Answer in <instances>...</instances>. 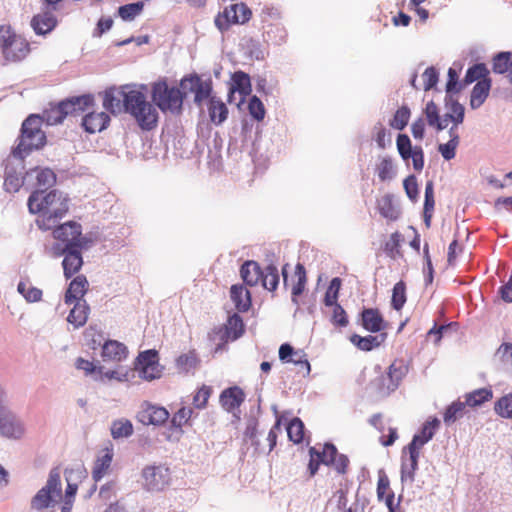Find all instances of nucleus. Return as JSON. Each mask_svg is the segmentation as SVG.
I'll return each instance as SVG.
<instances>
[{
	"label": "nucleus",
	"mask_w": 512,
	"mask_h": 512,
	"mask_svg": "<svg viewBox=\"0 0 512 512\" xmlns=\"http://www.w3.org/2000/svg\"><path fill=\"white\" fill-rule=\"evenodd\" d=\"M289 363L299 367V371L304 370V375H309L311 372V365L308 361L307 354L302 349H295L293 357L290 358Z\"/></svg>",
	"instance_id": "obj_56"
},
{
	"label": "nucleus",
	"mask_w": 512,
	"mask_h": 512,
	"mask_svg": "<svg viewBox=\"0 0 512 512\" xmlns=\"http://www.w3.org/2000/svg\"><path fill=\"white\" fill-rule=\"evenodd\" d=\"M40 117L42 118V122L46 121L48 125H56L61 123L67 117V112H63L60 104L58 103L45 110L43 115Z\"/></svg>",
	"instance_id": "obj_43"
},
{
	"label": "nucleus",
	"mask_w": 512,
	"mask_h": 512,
	"mask_svg": "<svg viewBox=\"0 0 512 512\" xmlns=\"http://www.w3.org/2000/svg\"><path fill=\"white\" fill-rule=\"evenodd\" d=\"M322 464L333 466L339 474H345L349 465V459L345 454L338 452L332 443H325L322 449V456H319Z\"/></svg>",
	"instance_id": "obj_12"
},
{
	"label": "nucleus",
	"mask_w": 512,
	"mask_h": 512,
	"mask_svg": "<svg viewBox=\"0 0 512 512\" xmlns=\"http://www.w3.org/2000/svg\"><path fill=\"white\" fill-rule=\"evenodd\" d=\"M143 487L147 491H162L171 480L170 469L164 465H149L142 470Z\"/></svg>",
	"instance_id": "obj_9"
},
{
	"label": "nucleus",
	"mask_w": 512,
	"mask_h": 512,
	"mask_svg": "<svg viewBox=\"0 0 512 512\" xmlns=\"http://www.w3.org/2000/svg\"><path fill=\"white\" fill-rule=\"evenodd\" d=\"M136 417L143 425L159 426L168 420L169 412L162 406L144 402L142 403Z\"/></svg>",
	"instance_id": "obj_10"
},
{
	"label": "nucleus",
	"mask_w": 512,
	"mask_h": 512,
	"mask_svg": "<svg viewBox=\"0 0 512 512\" xmlns=\"http://www.w3.org/2000/svg\"><path fill=\"white\" fill-rule=\"evenodd\" d=\"M360 316L362 327L371 333H378L386 328V323L378 309L364 308Z\"/></svg>",
	"instance_id": "obj_16"
},
{
	"label": "nucleus",
	"mask_w": 512,
	"mask_h": 512,
	"mask_svg": "<svg viewBox=\"0 0 512 512\" xmlns=\"http://www.w3.org/2000/svg\"><path fill=\"white\" fill-rule=\"evenodd\" d=\"M88 287L87 278L84 275L76 276L69 284L65 296L64 301L66 304H71L74 301H78L82 299V297L86 294Z\"/></svg>",
	"instance_id": "obj_21"
},
{
	"label": "nucleus",
	"mask_w": 512,
	"mask_h": 512,
	"mask_svg": "<svg viewBox=\"0 0 512 512\" xmlns=\"http://www.w3.org/2000/svg\"><path fill=\"white\" fill-rule=\"evenodd\" d=\"M262 286L270 291L276 290L279 284L278 269L274 264H269L263 270V276L261 277Z\"/></svg>",
	"instance_id": "obj_40"
},
{
	"label": "nucleus",
	"mask_w": 512,
	"mask_h": 512,
	"mask_svg": "<svg viewBox=\"0 0 512 512\" xmlns=\"http://www.w3.org/2000/svg\"><path fill=\"white\" fill-rule=\"evenodd\" d=\"M410 109L407 106L400 107L394 114L392 120L390 121V125L397 130H403L409 121L410 118Z\"/></svg>",
	"instance_id": "obj_54"
},
{
	"label": "nucleus",
	"mask_w": 512,
	"mask_h": 512,
	"mask_svg": "<svg viewBox=\"0 0 512 512\" xmlns=\"http://www.w3.org/2000/svg\"><path fill=\"white\" fill-rule=\"evenodd\" d=\"M406 302V284L404 281L397 282L392 290L391 306L399 311Z\"/></svg>",
	"instance_id": "obj_45"
},
{
	"label": "nucleus",
	"mask_w": 512,
	"mask_h": 512,
	"mask_svg": "<svg viewBox=\"0 0 512 512\" xmlns=\"http://www.w3.org/2000/svg\"><path fill=\"white\" fill-rule=\"evenodd\" d=\"M0 52L6 62H19L29 54L30 47L9 25H0Z\"/></svg>",
	"instance_id": "obj_5"
},
{
	"label": "nucleus",
	"mask_w": 512,
	"mask_h": 512,
	"mask_svg": "<svg viewBox=\"0 0 512 512\" xmlns=\"http://www.w3.org/2000/svg\"><path fill=\"white\" fill-rule=\"evenodd\" d=\"M124 93H127V91L116 92L114 89L106 90L103 98V107L112 114L120 113L124 110L123 96H121Z\"/></svg>",
	"instance_id": "obj_33"
},
{
	"label": "nucleus",
	"mask_w": 512,
	"mask_h": 512,
	"mask_svg": "<svg viewBox=\"0 0 512 512\" xmlns=\"http://www.w3.org/2000/svg\"><path fill=\"white\" fill-rule=\"evenodd\" d=\"M491 89V79L484 78L479 80L474 85L470 95V107L472 109H478L485 102L489 96Z\"/></svg>",
	"instance_id": "obj_23"
},
{
	"label": "nucleus",
	"mask_w": 512,
	"mask_h": 512,
	"mask_svg": "<svg viewBox=\"0 0 512 512\" xmlns=\"http://www.w3.org/2000/svg\"><path fill=\"white\" fill-rule=\"evenodd\" d=\"M180 88L184 93H194V103L201 107L205 100H210L213 97L212 80L210 78L202 79L196 73L184 76L180 81Z\"/></svg>",
	"instance_id": "obj_8"
},
{
	"label": "nucleus",
	"mask_w": 512,
	"mask_h": 512,
	"mask_svg": "<svg viewBox=\"0 0 512 512\" xmlns=\"http://www.w3.org/2000/svg\"><path fill=\"white\" fill-rule=\"evenodd\" d=\"M53 228V237L72 248V242L74 241L72 238L75 236L74 231L80 228V224L75 221H68L61 225L56 224Z\"/></svg>",
	"instance_id": "obj_31"
},
{
	"label": "nucleus",
	"mask_w": 512,
	"mask_h": 512,
	"mask_svg": "<svg viewBox=\"0 0 512 512\" xmlns=\"http://www.w3.org/2000/svg\"><path fill=\"white\" fill-rule=\"evenodd\" d=\"M231 80H232V84L229 89V95H228L229 101H230L231 95L235 91L239 92V94H241L243 96L250 95L252 88H251L250 76L247 73H245L241 70L236 71L231 75Z\"/></svg>",
	"instance_id": "obj_27"
},
{
	"label": "nucleus",
	"mask_w": 512,
	"mask_h": 512,
	"mask_svg": "<svg viewBox=\"0 0 512 512\" xmlns=\"http://www.w3.org/2000/svg\"><path fill=\"white\" fill-rule=\"evenodd\" d=\"M17 291L28 303H36L41 301L43 295L41 289L34 286H28L24 281H20L18 283Z\"/></svg>",
	"instance_id": "obj_41"
},
{
	"label": "nucleus",
	"mask_w": 512,
	"mask_h": 512,
	"mask_svg": "<svg viewBox=\"0 0 512 512\" xmlns=\"http://www.w3.org/2000/svg\"><path fill=\"white\" fill-rule=\"evenodd\" d=\"M57 25V19L51 11H43L33 16L31 27L37 35L50 33Z\"/></svg>",
	"instance_id": "obj_18"
},
{
	"label": "nucleus",
	"mask_w": 512,
	"mask_h": 512,
	"mask_svg": "<svg viewBox=\"0 0 512 512\" xmlns=\"http://www.w3.org/2000/svg\"><path fill=\"white\" fill-rule=\"evenodd\" d=\"M341 284L342 280L339 277H334L330 281L323 300L325 306H331L333 304L338 303Z\"/></svg>",
	"instance_id": "obj_48"
},
{
	"label": "nucleus",
	"mask_w": 512,
	"mask_h": 512,
	"mask_svg": "<svg viewBox=\"0 0 512 512\" xmlns=\"http://www.w3.org/2000/svg\"><path fill=\"white\" fill-rule=\"evenodd\" d=\"M407 373L408 367L402 360L394 361L388 368L386 374L388 377V384L385 388H382V391L386 394L394 392Z\"/></svg>",
	"instance_id": "obj_15"
},
{
	"label": "nucleus",
	"mask_w": 512,
	"mask_h": 512,
	"mask_svg": "<svg viewBox=\"0 0 512 512\" xmlns=\"http://www.w3.org/2000/svg\"><path fill=\"white\" fill-rule=\"evenodd\" d=\"M220 403L229 413L238 409L245 400L244 391L238 386H232L224 389L220 394Z\"/></svg>",
	"instance_id": "obj_14"
},
{
	"label": "nucleus",
	"mask_w": 512,
	"mask_h": 512,
	"mask_svg": "<svg viewBox=\"0 0 512 512\" xmlns=\"http://www.w3.org/2000/svg\"><path fill=\"white\" fill-rule=\"evenodd\" d=\"M31 173L30 189L44 190L52 187L56 183V174L49 168L35 167L28 171Z\"/></svg>",
	"instance_id": "obj_13"
},
{
	"label": "nucleus",
	"mask_w": 512,
	"mask_h": 512,
	"mask_svg": "<svg viewBox=\"0 0 512 512\" xmlns=\"http://www.w3.org/2000/svg\"><path fill=\"white\" fill-rule=\"evenodd\" d=\"M445 105L451 112L452 116L455 118V126L462 124L465 117L464 106L460 104L457 99H454L453 96L445 97Z\"/></svg>",
	"instance_id": "obj_46"
},
{
	"label": "nucleus",
	"mask_w": 512,
	"mask_h": 512,
	"mask_svg": "<svg viewBox=\"0 0 512 512\" xmlns=\"http://www.w3.org/2000/svg\"><path fill=\"white\" fill-rule=\"evenodd\" d=\"M89 311L90 307L87 302L83 299H79L70 311L67 321L73 324L75 328H80L87 322Z\"/></svg>",
	"instance_id": "obj_30"
},
{
	"label": "nucleus",
	"mask_w": 512,
	"mask_h": 512,
	"mask_svg": "<svg viewBox=\"0 0 512 512\" xmlns=\"http://www.w3.org/2000/svg\"><path fill=\"white\" fill-rule=\"evenodd\" d=\"M110 122V117L105 112H89L82 118V127L88 133H96L104 130Z\"/></svg>",
	"instance_id": "obj_19"
},
{
	"label": "nucleus",
	"mask_w": 512,
	"mask_h": 512,
	"mask_svg": "<svg viewBox=\"0 0 512 512\" xmlns=\"http://www.w3.org/2000/svg\"><path fill=\"white\" fill-rule=\"evenodd\" d=\"M110 431L112 438L118 440L130 437L133 434L134 429L130 420L121 418L112 422Z\"/></svg>",
	"instance_id": "obj_35"
},
{
	"label": "nucleus",
	"mask_w": 512,
	"mask_h": 512,
	"mask_svg": "<svg viewBox=\"0 0 512 512\" xmlns=\"http://www.w3.org/2000/svg\"><path fill=\"white\" fill-rule=\"evenodd\" d=\"M25 158H16L14 153L7 158L5 163L4 188L7 192H17L22 186L30 189L31 173L25 171Z\"/></svg>",
	"instance_id": "obj_6"
},
{
	"label": "nucleus",
	"mask_w": 512,
	"mask_h": 512,
	"mask_svg": "<svg viewBox=\"0 0 512 512\" xmlns=\"http://www.w3.org/2000/svg\"><path fill=\"white\" fill-rule=\"evenodd\" d=\"M158 363V352L155 349L145 350L139 353L135 362V369L139 370L142 367L152 366Z\"/></svg>",
	"instance_id": "obj_52"
},
{
	"label": "nucleus",
	"mask_w": 512,
	"mask_h": 512,
	"mask_svg": "<svg viewBox=\"0 0 512 512\" xmlns=\"http://www.w3.org/2000/svg\"><path fill=\"white\" fill-rule=\"evenodd\" d=\"M24 433L21 420L8 408H0V435L19 439Z\"/></svg>",
	"instance_id": "obj_11"
},
{
	"label": "nucleus",
	"mask_w": 512,
	"mask_h": 512,
	"mask_svg": "<svg viewBox=\"0 0 512 512\" xmlns=\"http://www.w3.org/2000/svg\"><path fill=\"white\" fill-rule=\"evenodd\" d=\"M193 414V409L190 407H182L180 408L172 417L171 423L175 428H181L183 425L187 424L191 419Z\"/></svg>",
	"instance_id": "obj_64"
},
{
	"label": "nucleus",
	"mask_w": 512,
	"mask_h": 512,
	"mask_svg": "<svg viewBox=\"0 0 512 512\" xmlns=\"http://www.w3.org/2000/svg\"><path fill=\"white\" fill-rule=\"evenodd\" d=\"M83 266V257L82 253H79L75 249H71L63 258L62 261V267H63V274L66 279H70L72 276H74L76 273L79 272V270Z\"/></svg>",
	"instance_id": "obj_24"
},
{
	"label": "nucleus",
	"mask_w": 512,
	"mask_h": 512,
	"mask_svg": "<svg viewBox=\"0 0 512 512\" xmlns=\"http://www.w3.org/2000/svg\"><path fill=\"white\" fill-rule=\"evenodd\" d=\"M466 403L461 401H455L450 404L444 412V422L446 425L454 423L457 419L461 418L464 414Z\"/></svg>",
	"instance_id": "obj_44"
},
{
	"label": "nucleus",
	"mask_w": 512,
	"mask_h": 512,
	"mask_svg": "<svg viewBox=\"0 0 512 512\" xmlns=\"http://www.w3.org/2000/svg\"><path fill=\"white\" fill-rule=\"evenodd\" d=\"M458 73L455 69H448V80L446 83V96H453L458 94L462 89L465 88L464 82L459 81Z\"/></svg>",
	"instance_id": "obj_51"
},
{
	"label": "nucleus",
	"mask_w": 512,
	"mask_h": 512,
	"mask_svg": "<svg viewBox=\"0 0 512 512\" xmlns=\"http://www.w3.org/2000/svg\"><path fill=\"white\" fill-rule=\"evenodd\" d=\"M208 113L212 123L221 125L228 117V108L220 98L215 96L208 101Z\"/></svg>",
	"instance_id": "obj_29"
},
{
	"label": "nucleus",
	"mask_w": 512,
	"mask_h": 512,
	"mask_svg": "<svg viewBox=\"0 0 512 512\" xmlns=\"http://www.w3.org/2000/svg\"><path fill=\"white\" fill-rule=\"evenodd\" d=\"M495 357L499 358L504 368L512 371V344L503 343L497 349Z\"/></svg>",
	"instance_id": "obj_59"
},
{
	"label": "nucleus",
	"mask_w": 512,
	"mask_h": 512,
	"mask_svg": "<svg viewBox=\"0 0 512 512\" xmlns=\"http://www.w3.org/2000/svg\"><path fill=\"white\" fill-rule=\"evenodd\" d=\"M294 278H296V282L293 283L291 294H292V302L295 305H299L298 297L304 292L305 286L307 283V275L306 270L303 264L297 263L295 266Z\"/></svg>",
	"instance_id": "obj_34"
},
{
	"label": "nucleus",
	"mask_w": 512,
	"mask_h": 512,
	"mask_svg": "<svg viewBox=\"0 0 512 512\" xmlns=\"http://www.w3.org/2000/svg\"><path fill=\"white\" fill-rule=\"evenodd\" d=\"M440 423L441 422L437 417H432L422 425L418 434L421 435L424 439L430 441L440 427Z\"/></svg>",
	"instance_id": "obj_61"
},
{
	"label": "nucleus",
	"mask_w": 512,
	"mask_h": 512,
	"mask_svg": "<svg viewBox=\"0 0 512 512\" xmlns=\"http://www.w3.org/2000/svg\"><path fill=\"white\" fill-rule=\"evenodd\" d=\"M45 192L44 190H34L27 201L30 213H42L36 220V224L44 231L53 229L69 209L68 198L63 192L58 190Z\"/></svg>",
	"instance_id": "obj_1"
},
{
	"label": "nucleus",
	"mask_w": 512,
	"mask_h": 512,
	"mask_svg": "<svg viewBox=\"0 0 512 512\" xmlns=\"http://www.w3.org/2000/svg\"><path fill=\"white\" fill-rule=\"evenodd\" d=\"M489 74V71L485 64L483 63H477L473 66L469 67L465 73V76L463 78L464 86H468L472 84L475 81L482 80L484 78H488L487 75Z\"/></svg>",
	"instance_id": "obj_38"
},
{
	"label": "nucleus",
	"mask_w": 512,
	"mask_h": 512,
	"mask_svg": "<svg viewBox=\"0 0 512 512\" xmlns=\"http://www.w3.org/2000/svg\"><path fill=\"white\" fill-rule=\"evenodd\" d=\"M330 307H332L330 322L337 327H346L349 321L344 308L339 303L333 304Z\"/></svg>",
	"instance_id": "obj_57"
},
{
	"label": "nucleus",
	"mask_w": 512,
	"mask_h": 512,
	"mask_svg": "<svg viewBox=\"0 0 512 512\" xmlns=\"http://www.w3.org/2000/svg\"><path fill=\"white\" fill-rule=\"evenodd\" d=\"M386 337V333H380L375 336H360L358 334H353L350 337V341L362 351H371L372 349L379 347L385 341Z\"/></svg>",
	"instance_id": "obj_25"
},
{
	"label": "nucleus",
	"mask_w": 512,
	"mask_h": 512,
	"mask_svg": "<svg viewBox=\"0 0 512 512\" xmlns=\"http://www.w3.org/2000/svg\"><path fill=\"white\" fill-rule=\"evenodd\" d=\"M59 104L63 112H67V116H76L93 105V97L91 95L74 96L60 101Z\"/></svg>",
	"instance_id": "obj_17"
},
{
	"label": "nucleus",
	"mask_w": 512,
	"mask_h": 512,
	"mask_svg": "<svg viewBox=\"0 0 512 512\" xmlns=\"http://www.w3.org/2000/svg\"><path fill=\"white\" fill-rule=\"evenodd\" d=\"M420 455H417L413 452H402L401 456V482L410 484L415 480V474L418 470V461Z\"/></svg>",
	"instance_id": "obj_20"
},
{
	"label": "nucleus",
	"mask_w": 512,
	"mask_h": 512,
	"mask_svg": "<svg viewBox=\"0 0 512 512\" xmlns=\"http://www.w3.org/2000/svg\"><path fill=\"white\" fill-rule=\"evenodd\" d=\"M41 126L42 118L39 115L31 114L24 120L18 143L12 150L16 158H26L32 151L46 144V135Z\"/></svg>",
	"instance_id": "obj_3"
},
{
	"label": "nucleus",
	"mask_w": 512,
	"mask_h": 512,
	"mask_svg": "<svg viewBox=\"0 0 512 512\" xmlns=\"http://www.w3.org/2000/svg\"><path fill=\"white\" fill-rule=\"evenodd\" d=\"M233 17H235V11L230 10V8H225L223 13L218 14L214 20L216 27L221 32L228 30V28L230 27V24H234L232 22Z\"/></svg>",
	"instance_id": "obj_62"
},
{
	"label": "nucleus",
	"mask_w": 512,
	"mask_h": 512,
	"mask_svg": "<svg viewBox=\"0 0 512 512\" xmlns=\"http://www.w3.org/2000/svg\"><path fill=\"white\" fill-rule=\"evenodd\" d=\"M144 3L141 1L122 5L118 8V14L124 21H131L143 10Z\"/></svg>",
	"instance_id": "obj_49"
},
{
	"label": "nucleus",
	"mask_w": 512,
	"mask_h": 512,
	"mask_svg": "<svg viewBox=\"0 0 512 512\" xmlns=\"http://www.w3.org/2000/svg\"><path fill=\"white\" fill-rule=\"evenodd\" d=\"M113 458L111 450H107L101 457H99L92 471L93 479L97 482L103 478L106 471L109 469Z\"/></svg>",
	"instance_id": "obj_39"
},
{
	"label": "nucleus",
	"mask_w": 512,
	"mask_h": 512,
	"mask_svg": "<svg viewBox=\"0 0 512 512\" xmlns=\"http://www.w3.org/2000/svg\"><path fill=\"white\" fill-rule=\"evenodd\" d=\"M512 69V53L503 51L497 53L493 58V71L497 74L509 73Z\"/></svg>",
	"instance_id": "obj_37"
},
{
	"label": "nucleus",
	"mask_w": 512,
	"mask_h": 512,
	"mask_svg": "<svg viewBox=\"0 0 512 512\" xmlns=\"http://www.w3.org/2000/svg\"><path fill=\"white\" fill-rule=\"evenodd\" d=\"M230 297L239 312H246L251 306L250 292L242 285H232Z\"/></svg>",
	"instance_id": "obj_32"
},
{
	"label": "nucleus",
	"mask_w": 512,
	"mask_h": 512,
	"mask_svg": "<svg viewBox=\"0 0 512 512\" xmlns=\"http://www.w3.org/2000/svg\"><path fill=\"white\" fill-rule=\"evenodd\" d=\"M229 8H230V10L235 11V17H233V20H232V22L234 24H244L249 21L251 15H252L251 10L244 3L233 4Z\"/></svg>",
	"instance_id": "obj_58"
},
{
	"label": "nucleus",
	"mask_w": 512,
	"mask_h": 512,
	"mask_svg": "<svg viewBox=\"0 0 512 512\" xmlns=\"http://www.w3.org/2000/svg\"><path fill=\"white\" fill-rule=\"evenodd\" d=\"M493 394L491 389L488 388H480L476 389L470 393H467L465 396V403L470 407H477L489 401L492 398Z\"/></svg>",
	"instance_id": "obj_36"
},
{
	"label": "nucleus",
	"mask_w": 512,
	"mask_h": 512,
	"mask_svg": "<svg viewBox=\"0 0 512 512\" xmlns=\"http://www.w3.org/2000/svg\"><path fill=\"white\" fill-rule=\"evenodd\" d=\"M378 177L382 181L392 179L396 172L394 169L393 161L390 157H384L378 165Z\"/></svg>",
	"instance_id": "obj_60"
},
{
	"label": "nucleus",
	"mask_w": 512,
	"mask_h": 512,
	"mask_svg": "<svg viewBox=\"0 0 512 512\" xmlns=\"http://www.w3.org/2000/svg\"><path fill=\"white\" fill-rule=\"evenodd\" d=\"M123 96V108L144 131H150L157 126L158 112L156 107L147 101L146 96L138 90H129Z\"/></svg>",
	"instance_id": "obj_2"
},
{
	"label": "nucleus",
	"mask_w": 512,
	"mask_h": 512,
	"mask_svg": "<svg viewBox=\"0 0 512 512\" xmlns=\"http://www.w3.org/2000/svg\"><path fill=\"white\" fill-rule=\"evenodd\" d=\"M240 274L247 285L255 286L260 282L263 270L257 262L248 260L242 264Z\"/></svg>",
	"instance_id": "obj_28"
},
{
	"label": "nucleus",
	"mask_w": 512,
	"mask_h": 512,
	"mask_svg": "<svg viewBox=\"0 0 512 512\" xmlns=\"http://www.w3.org/2000/svg\"><path fill=\"white\" fill-rule=\"evenodd\" d=\"M304 423L299 418H293L287 426V434L289 439L299 444L304 438Z\"/></svg>",
	"instance_id": "obj_47"
},
{
	"label": "nucleus",
	"mask_w": 512,
	"mask_h": 512,
	"mask_svg": "<svg viewBox=\"0 0 512 512\" xmlns=\"http://www.w3.org/2000/svg\"><path fill=\"white\" fill-rule=\"evenodd\" d=\"M250 115L257 121H261L265 117V108L262 101L257 96H252L248 103Z\"/></svg>",
	"instance_id": "obj_63"
},
{
	"label": "nucleus",
	"mask_w": 512,
	"mask_h": 512,
	"mask_svg": "<svg viewBox=\"0 0 512 512\" xmlns=\"http://www.w3.org/2000/svg\"><path fill=\"white\" fill-rule=\"evenodd\" d=\"M494 410L502 418L512 419V394L501 397L495 403Z\"/></svg>",
	"instance_id": "obj_53"
},
{
	"label": "nucleus",
	"mask_w": 512,
	"mask_h": 512,
	"mask_svg": "<svg viewBox=\"0 0 512 512\" xmlns=\"http://www.w3.org/2000/svg\"><path fill=\"white\" fill-rule=\"evenodd\" d=\"M127 353V347L116 340H108L102 345L101 356L104 361L120 362L127 357Z\"/></svg>",
	"instance_id": "obj_22"
},
{
	"label": "nucleus",
	"mask_w": 512,
	"mask_h": 512,
	"mask_svg": "<svg viewBox=\"0 0 512 512\" xmlns=\"http://www.w3.org/2000/svg\"><path fill=\"white\" fill-rule=\"evenodd\" d=\"M151 98L155 106L163 113L177 115L182 112L185 93L176 86H169L165 79L152 84Z\"/></svg>",
	"instance_id": "obj_4"
},
{
	"label": "nucleus",
	"mask_w": 512,
	"mask_h": 512,
	"mask_svg": "<svg viewBox=\"0 0 512 512\" xmlns=\"http://www.w3.org/2000/svg\"><path fill=\"white\" fill-rule=\"evenodd\" d=\"M226 334L233 340L238 339L244 332V323L238 314H233L228 317L227 324L225 325Z\"/></svg>",
	"instance_id": "obj_42"
},
{
	"label": "nucleus",
	"mask_w": 512,
	"mask_h": 512,
	"mask_svg": "<svg viewBox=\"0 0 512 512\" xmlns=\"http://www.w3.org/2000/svg\"><path fill=\"white\" fill-rule=\"evenodd\" d=\"M267 41L273 42L275 45H280L285 42L287 32L280 24L270 25L266 31Z\"/></svg>",
	"instance_id": "obj_55"
},
{
	"label": "nucleus",
	"mask_w": 512,
	"mask_h": 512,
	"mask_svg": "<svg viewBox=\"0 0 512 512\" xmlns=\"http://www.w3.org/2000/svg\"><path fill=\"white\" fill-rule=\"evenodd\" d=\"M396 146L399 155L404 161H408L414 152L411 140L407 134H399L396 139Z\"/></svg>",
	"instance_id": "obj_50"
},
{
	"label": "nucleus",
	"mask_w": 512,
	"mask_h": 512,
	"mask_svg": "<svg viewBox=\"0 0 512 512\" xmlns=\"http://www.w3.org/2000/svg\"><path fill=\"white\" fill-rule=\"evenodd\" d=\"M377 209L382 217L390 221L397 220L401 214L400 208L394 203L391 194H386L377 199Z\"/></svg>",
	"instance_id": "obj_26"
},
{
	"label": "nucleus",
	"mask_w": 512,
	"mask_h": 512,
	"mask_svg": "<svg viewBox=\"0 0 512 512\" xmlns=\"http://www.w3.org/2000/svg\"><path fill=\"white\" fill-rule=\"evenodd\" d=\"M61 497V480L59 468L51 469L46 485L42 487L32 498L31 508L42 510L55 505Z\"/></svg>",
	"instance_id": "obj_7"
}]
</instances>
